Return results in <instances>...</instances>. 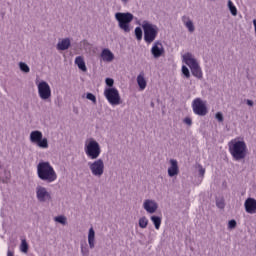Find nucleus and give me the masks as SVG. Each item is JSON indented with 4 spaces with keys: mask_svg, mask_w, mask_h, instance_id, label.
<instances>
[{
    "mask_svg": "<svg viewBox=\"0 0 256 256\" xmlns=\"http://www.w3.org/2000/svg\"><path fill=\"white\" fill-rule=\"evenodd\" d=\"M37 175L40 181L45 183H55L57 181V172L51 166L50 162L40 161L37 165Z\"/></svg>",
    "mask_w": 256,
    "mask_h": 256,
    "instance_id": "1",
    "label": "nucleus"
},
{
    "mask_svg": "<svg viewBox=\"0 0 256 256\" xmlns=\"http://www.w3.org/2000/svg\"><path fill=\"white\" fill-rule=\"evenodd\" d=\"M229 153L234 161H241L247 157V144L237 138L228 143Z\"/></svg>",
    "mask_w": 256,
    "mask_h": 256,
    "instance_id": "2",
    "label": "nucleus"
},
{
    "mask_svg": "<svg viewBox=\"0 0 256 256\" xmlns=\"http://www.w3.org/2000/svg\"><path fill=\"white\" fill-rule=\"evenodd\" d=\"M144 31V41L147 45H151L157 39V35H159V27L147 20H143L141 24Z\"/></svg>",
    "mask_w": 256,
    "mask_h": 256,
    "instance_id": "3",
    "label": "nucleus"
},
{
    "mask_svg": "<svg viewBox=\"0 0 256 256\" xmlns=\"http://www.w3.org/2000/svg\"><path fill=\"white\" fill-rule=\"evenodd\" d=\"M183 61L188 65L190 71L194 77L197 79H203V71H201V66H199V62L191 53H186L183 55Z\"/></svg>",
    "mask_w": 256,
    "mask_h": 256,
    "instance_id": "4",
    "label": "nucleus"
},
{
    "mask_svg": "<svg viewBox=\"0 0 256 256\" xmlns=\"http://www.w3.org/2000/svg\"><path fill=\"white\" fill-rule=\"evenodd\" d=\"M84 151L88 159H99V157L101 156V145H99V142H97V140L90 138L88 143H86L84 146Z\"/></svg>",
    "mask_w": 256,
    "mask_h": 256,
    "instance_id": "5",
    "label": "nucleus"
},
{
    "mask_svg": "<svg viewBox=\"0 0 256 256\" xmlns=\"http://www.w3.org/2000/svg\"><path fill=\"white\" fill-rule=\"evenodd\" d=\"M115 19L118 21V27L124 32L129 33L131 31V21H133V14L126 12H117Z\"/></svg>",
    "mask_w": 256,
    "mask_h": 256,
    "instance_id": "6",
    "label": "nucleus"
},
{
    "mask_svg": "<svg viewBox=\"0 0 256 256\" xmlns=\"http://www.w3.org/2000/svg\"><path fill=\"white\" fill-rule=\"evenodd\" d=\"M88 167L93 175V177H103L105 173V162L101 158H96L92 162H88Z\"/></svg>",
    "mask_w": 256,
    "mask_h": 256,
    "instance_id": "7",
    "label": "nucleus"
},
{
    "mask_svg": "<svg viewBox=\"0 0 256 256\" xmlns=\"http://www.w3.org/2000/svg\"><path fill=\"white\" fill-rule=\"evenodd\" d=\"M36 87L38 89V96L42 101H49L51 99V86L47 81L44 80H36Z\"/></svg>",
    "mask_w": 256,
    "mask_h": 256,
    "instance_id": "8",
    "label": "nucleus"
},
{
    "mask_svg": "<svg viewBox=\"0 0 256 256\" xmlns=\"http://www.w3.org/2000/svg\"><path fill=\"white\" fill-rule=\"evenodd\" d=\"M30 141L40 149H49V140L43 138V132L34 130L30 133Z\"/></svg>",
    "mask_w": 256,
    "mask_h": 256,
    "instance_id": "9",
    "label": "nucleus"
},
{
    "mask_svg": "<svg viewBox=\"0 0 256 256\" xmlns=\"http://www.w3.org/2000/svg\"><path fill=\"white\" fill-rule=\"evenodd\" d=\"M104 97H106L108 103L112 106L121 105V95L117 88H106L104 90Z\"/></svg>",
    "mask_w": 256,
    "mask_h": 256,
    "instance_id": "10",
    "label": "nucleus"
},
{
    "mask_svg": "<svg viewBox=\"0 0 256 256\" xmlns=\"http://www.w3.org/2000/svg\"><path fill=\"white\" fill-rule=\"evenodd\" d=\"M36 199L39 203H50L53 200L51 192L46 187L38 185L36 187Z\"/></svg>",
    "mask_w": 256,
    "mask_h": 256,
    "instance_id": "11",
    "label": "nucleus"
},
{
    "mask_svg": "<svg viewBox=\"0 0 256 256\" xmlns=\"http://www.w3.org/2000/svg\"><path fill=\"white\" fill-rule=\"evenodd\" d=\"M192 109L195 115L199 117H205L207 115V105L203 102L201 98H195L192 102Z\"/></svg>",
    "mask_w": 256,
    "mask_h": 256,
    "instance_id": "12",
    "label": "nucleus"
},
{
    "mask_svg": "<svg viewBox=\"0 0 256 256\" xmlns=\"http://www.w3.org/2000/svg\"><path fill=\"white\" fill-rule=\"evenodd\" d=\"M151 54L153 55L154 59H159V57H162L165 54V48L163 47V43H161V41H156L153 43Z\"/></svg>",
    "mask_w": 256,
    "mask_h": 256,
    "instance_id": "13",
    "label": "nucleus"
},
{
    "mask_svg": "<svg viewBox=\"0 0 256 256\" xmlns=\"http://www.w3.org/2000/svg\"><path fill=\"white\" fill-rule=\"evenodd\" d=\"M143 209L150 215H153V213H156L157 209H159V204H157L155 200L146 199L143 203Z\"/></svg>",
    "mask_w": 256,
    "mask_h": 256,
    "instance_id": "14",
    "label": "nucleus"
},
{
    "mask_svg": "<svg viewBox=\"0 0 256 256\" xmlns=\"http://www.w3.org/2000/svg\"><path fill=\"white\" fill-rule=\"evenodd\" d=\"M244 207L246 213L250 215H255L256 213V199L255 198H247L244 202Z\"/></svg>",
    "mask_w": 256,
    "mask_h": 256,
    "instance_id": "15",
    "label": "nucleus"
},
{
    "mask_svg": "<svg viewBox=\"0 0 256 256\" xmlns=\"http://www.w3.org/2000/svg\"><path fill=\"white\" fill-rule=\"evenodd\" d=\"M169 177H175V175H179V164L177 160H170V167L168 168Z\"/></svg>",
    "mask_w": 256,
    "mask_h": 256,
    "instance_id": "16",
    "label": "nucleus"
},
{
    "mask_svg": "<svg viewBox=\"0 0 256 256\" xmlns=\"http://www.w3.org/2000/svg\"><path fill=\"white\" fill-rule=\"evenodd\" d=\"M100 57L106 63H111V61H113V59H115V55L108 48H105L102 50Z\"/></svg>",
    "mask_w": 256,
    "mask_h": 256,
    "instance_id": "17",
    "label": "nucleus"
},
{
    "mask_svg": "<svg viewBox=\"0 0 256 256\" xmlns=\"http://www.w3.org/2000/svg\"><path fill=\"white\" fill-rule=\"evenodd\" d=\"M71 47V39L64 38L61 41H59L56 45V48L58 51H67Z\"/></svg>",
    "mask_w": 256,
    "mask_h": 256,
    "instance_id": "18",
    "label": "nucleus"
},
{
    "mask_svg": "<svg viewBox=\"0 0 256 256\" xmlns=\"http://www.w3.org/2000/svg\"><path fill=\"white\" fill-rule=\"evenodd\" d=\"M136 81L138 83L140 91H145V89L147 88V80H145L144 72H140V74L137 76Z\"/></svg>",
    "mask_w": 256,
    "mask_h": 256,
    "instance_id": "19",
    "label": "nucleus"
},
{
    "mask_svg": "<svg viewBox=\"0 0 256 256\" xmlns=\"http://www.w3.org/2000/svg\"><path fill=\"white\" fill-rule=\"evenodd\" d=\"M182 22L184 23L185 27L188 29L189 33H193L195 31V25L193 24V21L189 19V17L183 16Z\"/></svg>",
    "mask_w": 256,
    "mask_h": 256,
    "instance_id": "20",
    "label": "nucleus"
},
{
    "mask_svg": "<svg viewBox=\"0 0 256 256\" xmlns=\"http://www.w3.org/2000/svg\"><path fill=\"white\" fill-rule=\"evenodd\" d=\"M75 65H77L80 71H83L84 73L87 71V65H85V60L83 59V56H78L75 58Z\"/></svg>",
    "mask_w": 256,
    "mask_h": 256,
    "instance_id": "21",
    "label": "nucleus"
},
{
    "mask_svg": "<svg viewBox=\"0 0 256 256\" xmlns=\"http://www.w3.org/2000/svg\"><path fill=\"white\" fill-rule=\"evenodd\" d=\"M88 245L90 249H95V230L93 227H91L88 232Z\"/></svg>",
    "mask_w": 256,
    "mask_h": 256,
    "instance_id": "22",
    "label": "nucleus"
},
{
    "mask_svg": "<svg viewBox=\"0 0 256 256\" xmlns=\"http://www.w3.org/2000/svg\"><path fill=\"white\" fill-rule=\"evenodd\" d=\"M150 220L152 221L153 225L155 226V229L159 230L161 229V217L159 216H151Z\"/></svg>",
    "mask_w": 256,
    "mask_h": 256,
    "instance_id": "23",
    "label": "nucleus"
},
{
    "mask_svg": "<svg viewBox=\"0 0 256 256\" xmlns=\"http://www.w3.org/2000/svg\"><path fill=\"white\" fill-rule=\"evenodd\" d=\"M138 225L140 229H147V226L149 225V219L147 217L143 216L139 219Z\"/></svg>",
    "mask_w": 256,
    "mask_h": 256,
    "instance_id": "24",
    "label": "nucleus"
},
{
    "mask_svg": "<svg viewBox=\"0 0 256 256\" xmlns=\"http://www.w3.org/2000/svg\"><path fill=\"white\" fill-rule=\"evenodd\" d=\"M228 9L233 17H237V7L235 6V4H233V1L231 0H228Z\"/></svg>",
    "mask_w": 256,
    "mask_h": 256,
    "instance_id": "25",
    "label": "nucleus"
},
{
    "mask_svg": "<svg viewBox=\"0 0 256 256\" xmlns=\"http://www.w3.org/2000/svg\"><path fill=\"white\" fill-rule=\"evenodd\" d=\"M20 251H21V253H28L29 252V244L27 243L26 239L21 240Z\"/></svg>",
    "mask_w": 256,
    "mask_h": 256,
    "instance_id": "26",
    "label": "nucleus"
},
{
    "mask_svg": "<svg viewBox=\"0 0 256 256\" xmlns=\"http://www.w3.org/2000/svg\"><path fill=\"white\" fill-rule=\"evenodd\" d=\"M134 33L137 41H141V39H143V30L141 27H136Z\"/></svg>",
    "mask_w": 256,
    "mask_h": 256,
    "instance_id": "27",
    "label": "nucleus"
},
{
    "mask_svg": "<svg viewBox=\"0 0 256 256\" xmlns=\"http://www.w3.org/2000/svg\"><path fill=\"white\" fill-rule=\"evenodd\" d=\"M80 249L82 256H89V246H87V243H81Z\"/></svg>",
    "mask_w": 256,
    "mask_h": 256,
    "instance_id": "28",
    "label": "nucleus"
},
{
    "mask_svg": "<svg viewBox=\"0 0 256 256\" xmlns=\"http://www.w3.org/2000/svg\"><path fill=\"white\" fill-rule=\"evenodd\" d=\"M19 68L20 71H22L23 73H29V71H31V68H29V65H27V63L25 62H20Z\"/></svg>",
    "mask_w": 256,
    "mask_h": 256,
    "instance_id": "29",
    "label": "nucleus"
},
{
    "mask_svg": "<svg viewBox=\"0 0 256 256\" xmlns=\"http://www.w3.org/2000/svg\"><path fill=\"white\" fill-rule=\"evenodd\" d=\"M86 99H88V101H91L94 105H97V97L95 96V94L91 92L86 93Z\"/></svg>",
    "mask_w": 256,
    "mask_h": 256,
    "instance_id": "30",
    "label": "nucleus"
},
{
    "mask_svg": "<svg viewBox=\"0 0 256 256\" xmlns=\"http://www.w3.org/2000/svg\"><path fill=\"white\" fill-rule=\"evenodd\" d=\"M54 221H56V223H60L61 225L67 224V218L65 216H57L54 218Z\"/></svg>",
    "mask_w": 256,
    "mask_h": 256,
    "instance_id": "31",
    "label": "nucleus"
},
{
    "mask_svg": "<svg viewBox=\"0 0 256 256\" xmlns=\"http://www.w3.org/2000/svg\"><path fill=\"white\" fill-rule=\"evenodd\" d=\"M216 207H218V209H225V200L217 199L216 200Z\"/></svg>",
    "mask_w": 256,
    "mask_h": 256,
    "instance_id": "32",
    "label": "nucleus"
},
{
    "mask_svg": "<svg viewBox=\"0 0 256 256\" xmlns=\"http://www.w3.org/2000/svg\"><path fill=\"white\" fill-rule=\"evenodd\" d=\"M182 73L186 77V79H189V77H191V72H189V68H187V66H182Z\"/></svg>",
    "mask_w": 256,
    "mask_h": 256,
    "instance_id": "33",
    "label": "nucleus"
},
{
    "mask_svg": "<svg viewBox=\"0 0 256 256\" xmlns=\"http://www.w3.org/2000/svg\"><path fill=\"white\" fill-rule=\"evenodd\" d=\"M105 83L109 87V89H111L113 88V85H115V80H113L112 78H106Z\"/></svg>",
    "mask_w": 256,
    "mask_h": 256,
    "instance_id": "34",
    "label": "nucleus"
},
{
    "mask_svg": "<svg viewBox=\"0 0 256 256\" xmlns=\"http://www.w3.org/2000/svg\"><path fill=\"white\" fill-rule=\"evenodd\" d=\"M198 173L202 179L205 177V168L202 165H198Z\"/></svg>",
    "mask_w": 256,
    "mask_h": 256,
    "instance_id": "35",
    "label": "nucleus"
},
{
    "mask_svg": "<svg viewBox=\"0 0 256 256\" xmlns=\"http://www.w3.org/2000/svg\"><path fill=\"white\" fill-rule=\"evenodd\" d=\"M235 227H237V221L235 220H230L228 222V229H235Z\"/></svg>",
    "mask_w": 256,
    "mask_h": 256,
    "instance_id": "36",
    "label": "nucleus"
},
{
    "mask_svg": "<svg viewBox=\"0 0 256 256\" xmlns=\"http://www.w3.org/2000/svg\"><path fill=\"white\" fill-rule=\"evenodd\" d=\"M215 119H217V121H219V123H223V113L217 112L215 115Z\"/></svg>",
    "mask_w": 256,
    "mask_h": 256,
    "instance_id": "37",
    "label": "nucleus"
},
{
    "mask_svg": "<svg viewBox=\"0 0 256 256\" xmlns=\"http://www.w3.org/2000/svg\"><path fill=\"white\" fill-rule=\"evenodd\" d=\"M184 123L186 124V125H188L189 127H191V125H193V120H191V118H189V117H186V118H184Z\"/></svg>",
    "mask_w": 256,
    "mask_h": 256,
    "instance_id": "38",
    "label": "nucleus"
},
{
    "mask_svg": "<svg viewBox=\"0 0 256 256\" xmlns=\"http://www.w3.org/2000/svg\"><path fill=\"white\" fill-rule=\"evenodd\" d=\"M247 105H249V107H253L254 103L253 100H246Z\"/></svg>",
    "mask_w": 256,
    "mask_h": 256,
    "instance_id": "39",
    "label": "nucleus"
},
{
    "mask_svg": "<svg viewBox=\"0 0 256 256\" xmlns=\"http://www.w3.org/2000/svg\"><path fill=\"white\" fill-rule=\"evenodd\" d=\"M7 256H13V251L8 250V252H7Z\"/></svg>",
    "mask_w": 256,
    "mask_h": 256,
    "instance_id": "40",
    "label": "nucleus"
},
{
    "mask_svg": "<svg viewBox=\"0 0 256 256\" xmlns=\"http://www.w3.org/2000/svg\"><path fill=\"white\" fill-rule=\"evenodd\" d=\"M121 2L123 3V5H127V3H129V0H121Z\"/></svg>",
    "mask_w": 256,
    "mask_h": 256,
    "instance_id": "41",
    "label": "nucleus"
},
{
    "mask_svg": "<svg viewBox=\"0 0 256 256\" xmlns=\"http://www.w3.org/2000/svg\"><path fill=\"white\" fill-rule=\"evenodd\" d=\"M121 2L123 3V5H127V3H129V0H121Z\"/></svg>",
    "mask_w": 256,
    "mask_h": 256,
    "instance_id": "42",
    "label": "nucleus"
}]
</instances>
